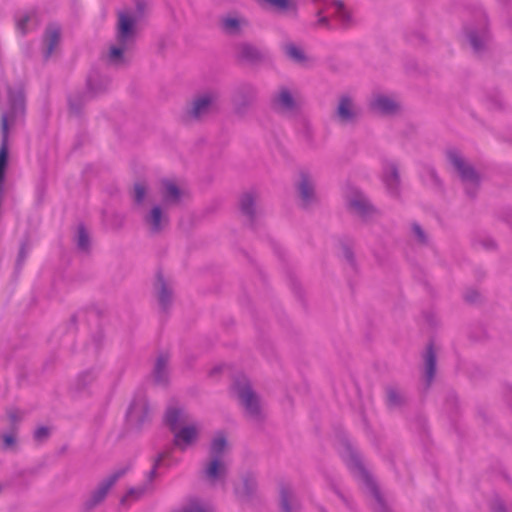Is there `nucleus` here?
<instances>
[{
  "instance_id": "nucleus-1",
  "label": "nucleus",
  "mask_w": 512,
  "mask_h": 512,
  "mask_svg": "<svg viewBox=\"0 0 512 512\" xmlns=\"http://www.w3.org/2000/svg\"><path fill=\"white\" fill-rule=\"evenodd\" d=\"M136 20L126 12L118 14L116 42L110 47L108 61L113 65H122L128 62V54L136 41Z\"/></svg>"
},
{
  "instance_id": "nucleus-2",
  "label": "nucleus",
  "mask_w": 512,
  "mask_h": 512,
  "mask_svg": "<svg viewBox=\"0 0 512 512\" xmlns=\"http://www.w3.org/2000/svg\"><path fill=\"white\" fill-rule=\"evenodd\" d=\"M228 447L226 436L219 432L212 440L210 447V461L205 468V475L211 482L221 480L226 474V464L223 453Z\"/></svg>"
},
{
  "instance_id": "nucleus-3",
  "label": "nucleus",
  "mask_w": 512,
  "mask_h": 512,
  "mask_svg": "<svg viewBox=\"0 0 512 512\" xmlns=\"http://www.w3.org/2000/svg\"><path fill=\"white\" fill-rule=\"evenodd\" d=\"M220 94L217 90L197 93L186 110L188 120H202L218 109Z\"/></svg>"
},
{
  "instance_id": "nucleus-4",
  "label": "nucleus",
  "mask_w": 512,
  "mask_h": 512,
  "mask_svg": "<svg viewBox=\"0 0 512 512\" xmlns=\"http://www.w3.org/2000/svg\"><path fill=\"white\" fill-rule=\"evenodd\" d=\"M232 390L248 413L258 414L260 412L261 399L245 375L239 374L234 378Z\"/></svg>"
},
{
  "instance_id": "nucleus-5",
  "label": "nucleus",
  "mask_w": 512,
  "mask_h": 512,
  "mask_svg": "<svg viewBox=\"0 0 512 512\" xmlns=\"http://www.w3.org/2000/svg\"><path fill=\"white\" fill-rule=\"evenodd\" d=\"M184 418H167L166 425L173 433L174 445L180 450H186L198 438V429L192 424L185 423Z\"/></svg>"
},
{
  "instance_id": "nucleus-6",
  "label": "nucleus",
  "mask_w": 512,
  "mask_h": 512,
  "mask_svg": "<svg viewBox=\"0 0 512 512\" xmlns=\"http://www.w3.org/2000/svg\"><path fill=\"white\" fill-rule=\"evenodd\" d=\"M447 155L450 163L454 166L462 181L465 183L467 194L474 196L480 181L479 175L472 166L465 162L458 151L450 150Z\"/></svg>"
},
{
  "instance_id": "nucleus-7",
  "label": "nucleus",
  "mask_w": 512,
  "mask_h": 512,
  "mask_svg": "<svg viewBox=\"0 0 512 512\" xmlns=\"http://www.w3.org/2000/svg\"><path fill=\"white\" fill-rule=\"evenodd\" d=\"M257 89L249 83H243L237 86L232 94V103L237 114H245L249 108L256 102Z\"/></svg>"
},
{
  "instance_id": "nucleus-8",
  "label": "nucleus",
  "mask_w": 512,
  "mask_h": 512,
  "mask_svg": "<svg viewBox=\"0 0 512 512\" xmlns=\"http://www.w3.org/2000/svg\"><path fill=\"white\" fill-rule=\"evenodd\" d=\"M466 36L476 54H481L487 49L490 36L487 30L486 16L483 13L480 14V21L477 27L466 28Z\"/></svg>"
},
{
  "instance_id": "nucleus-9",
  "label": "nucleus",
  "mask_w": 512,
  "mask_h": 512,
  "mask_svg": "<svg viewBox=\"0 0 512 512\" xmlns=\"http://www.w3.org/2000/svg\"><path fill=\"white\" fill-rule=\"evenodd\" d=\"M271 106L274 111L285 115L295 114L298 110V103L287 87L279 88L272 96Z\"/></svg>"
},
{
  "instance_id": "nucleus-10",
  "label": "nucleus",
  "mask_w": 512,
  "mask_h": 512,
  "mask_svg": "<svg viewBox=\"0 0 512 512\" xmlns=\"http://www.w3.org/2000/svg\"><path fill=\"white\" fill-rule=\"evenodd\" d=\"M346 200L348 207L362 218H368L374 212V208L366 196L355 188L349 189L346 194Z\"/></svg>"
},
{
  "instance_id": "nucleus-11",
  "label": "nucleus",
  "mask_w": 512,
  "mask_h": 512,
  "mask_svg": "<svg viewBox=\"0 0 512 512\" xmlns=\"http://www.w3.org/2000/svg\"><path fill=\"white\" fill-rule=\"evenodd\" d=\"M143 222L151 234H159L169 224V218L163 209L156 205L143 215Z\"/></svg>"
},
{
  "instance_id": "nucleus-12",
  "label": "nucleus",
  "mask_w": 512,
  "mask_h": 512,
  "mask_svg": "<svg viewBox=\"0 0 512 512\" xmlns=\"http://www.w3.org/2000/svg\"><path fill=\"white\" fill-rule=\"evenodd\" d=\"M336 116L342 123H354L360 116V109L349 95H342L336 109Z\"/></svg>"
},
{
  "instance_id": "nucleus-13",
  "label": "nucleus",
  "mask_w": 512,
  "mask_h": 512,
  "mask_svg": "<svg viewBox=\"0 0 512 512\" xmlns=\"http://www.w3.org/2000/svg\"><path fill=\"white\" fill-rule=\"evenodd\" d=\"M61 40V27L56 23L47 25L43 35V54L48 59L53 54L55 48Z\"/></svg>"
},
{
  "instance_id": "nucleus-14",
  "label": "nucleus",
  "mask_w": 512,
  "mask_h": 512,
  "mask_svg": "<svg viewBox=\"0 0 512 512\" xmlns=\"http://www.w3.org/2000/svg\"><path fill=\"white\" fill-rule=\"evenodd\" d=\"M298 192L303 206L308 207L315 202V185L312 178L307 173H301L298 183Z\"/></svg>"
},
{
  "instance_id": "nucleus-15",
  "label": "nucleus",
  "mask_w": 512,
  "mask_h": 512,
  "mask_svg": "<svg viewBox=\"0 0 512 512\" xmlns=\"http://www.w3.org/2000/svg\"><path fill=\"white\" fill-rule=\"evenodd\" d=\"M383 183L391 195H398L400 188V178L398 168L394 163H387L383 168Z\"/></svg>"
},
{
  "instance_id": "nucleus-16",
  "label": "nucleus",
  "mask_w": 512,
  "mask_h": 512,
  "mask_svg": "<svg viewBox=\"0 0 512 512\" xmlns=\"http://www.w3.org/2000/svg\"><path fill=\"white\" fill-rule=\"evenodd\" d=\"M370 107L372 110L384 115L394 114L399 108L392 98L382 94H377L372 98Z\"/></svg>"
},
{
  "instance_id": "nucleus-17",
  "label": "nucleus",
  "mask_w": 512,
  "mask_h": 512,
  "mask_svg": "<svg viewBox=\"0 0 512 512\" xmlns=\"http://www.w3.org/2000/svg\"><path fill=\"white\" fill-rule=\"evenodd\" d=\"M152 412L144 393H136L128 407L126 416H147Z\"/></svg>"
},
{
  "instance_id": "nucleus-18",
  "label": "nucleus",
  "mask_w": 512,
  "mask_h": 512,
  "mask_svg": "<svg viewBox=\"0 0 512 512\" xmlns=\"http://www.w3.org/2000/svg\"><path fill=\"white\" fill-rule=\"evenodd\" d=\"M423 358L426 387H429L435 377L436 372V354L431 343L427 346Z\"/></svg>"
},
{
  "instance_id": "nucleus-19",
  "label": "nucleus",
  "mask_w": 512,
  "mask_h": 512,
  "mask_svg": "<svg viewBox=\"0 0 512 512\" xmlns=\"http://www.w3.org/2000/svg\"><path fill=\"white\" fill-rule=\"evenodd\" d=\"M155 289L157 290L159 305L163 310H166L172 302V289L161 274L157 275Z\"/></svg>"
},
{
  "instance_id": "nucleus-20",
  "label": "nucleus",
  "mask_w": 512,
  "mask_h": 512,
  "mask_svg": "<svg viewBox=\"0 0 512 512\" xmlns=\"http://www.w3.org/2000/svg\"><path fill=\"white\" fill-rule=\"evenodd\" d=\"M345 457H346L347 464L349 465L351 470H353L365 482H367V484L371 486L372 491L377 496L376 489H375L374 485L371 483L369 475L366 473V471L362 467L361 462H360L358 456L356 455V453L353 452L350 447H347V449H346V456Z\"/></svg>"
},
{
  "instance_id": "nucleus-21",
  "label": "nucleus",
  "mask_w": 512,
  "mask_h": 512,
  "mask_svg": "<svg viewBox=\"0 0 512 512\" xmlns=\"http://www.w3.org/2000/svg\"><path fill=\"white\" fill-rule=\"evenodd\" d=\"M386 403L390 407H400L405 401L406 397L402 389L396 384H389L385 387Z\"/></svg>"
},
{
  "instance_id": "nucleus-22",
  "label": "nucleus",
  "mask_w": 512,
  "mask_h": 512,
  "mask_svg": "<svg viewBox=\"0 0 512 512\" xmlns=\"http://www.w3.org/2000/svg\"><path fill=\"white\" fill-rule=\"evenodd\" d=\"M168 356L160 355L155 363L153 370L154 381L157 384L165 385L168 382Z\"/></svg>"
},
{
  "instance_id": "nucleus-23",
  "label": "nucleus",
  "mask_w": 512,
  "mask_h": 512,
  "mask_svg": "<svg viewBox=\"0 0 512 512\" xmlns=\"http://www.w3.org/2000/svg\"><path fill=\"white\" fill-rule=\"evenodd\" d=\"M329 10H331V13L342 27H348L352 23V17L341 1H334Z\"/></svg>"
},
{
  "instance_id": "nucleus-24",
  "label": "nucleus",
  "mask_w": 512,
  "mask_h": 512,
  "mask_svg": "<svg viewBox=\"0 0 512 512\" xmlns=\"http://www.w3.org/2000/svg\"><path fill=\"white\" fill-rule=\"evenodd\" d=\"M180 190L179 188L171 181L163 182V191L162 197L163 201L166 204H175L180 200Z\"/></svg>"
},
{
  "instance_id": "nucleus-25",
  "label": "nucleus",
  "mask_w": 512,
  "mask_h": 512,
  "mask_svg": "<svg viewBox=\"0 0 512 512\" xmlns=\"http://www.w3.org/2000/svg\"><path fill=\"white\" fill-rule=\"evenodd\" d=\"M240 209L241 212L250 220L253 221L255 218V197L252 193H245L240 198Z\"/></svg>"
},
{
  "instance_id": "nucleus-26",
  "label": "nucleus",
  "mask_w": 512,
  "mask_h": 512,
  "mask_svg": "<svg viewBox=\"0 0 512 512\" xmlns=\"http://www.w3.org/2000/svg\"><path fill=\"white\" fill-rule=\"evenodd\" d=\"M238 56L242 60L254 62L261 58V52L255 46L243 43L238 46Z\"/></svg>"
},
{
  "instance_id": "nucleus-27",
  "label": "nucleus",
  "mask_w": 512,
  "mask_h": 512,
  "mask_svg": "<svg viewBox=\"0 0 512 512\" xmlns=\"http://www.w3.org/2000/svg\"><path fill=\"white\" fill-rule=\"evenodd\" d=\"M120 477L119 473H115L106 479L98 488V490L93 495L94 504L100 502L106 496L109 489L115 484V482Z\"/></svg>"
},
{
  "instance_id": "nucleus-28",
  "label": "nucleus",
  "mask_w": 512,
  "mask_h": 512,
  "mask_svg": "<svg viewBox=\"0 0 512 512\" xmlns=\"http://www.w3.org/2000/svg\"><path fill=\"white\" fill-rule=\"evenodd\" d=\"M36 10L31 9L24 12H19L16 14V26L21 31L22 34H26L28 30V23L36 17Z\"/></svg>"
},
{
  "instance_id": "nucleus-29",
  "label": "nucleus",
  "mask_w": 512,
  "mask_h": 512,
  "mask_svg": "<svg viewBox=\"0 0 512 512\" xmlns=\"http://www.w3.org/2000/svg\"><path fill=\"white\" fill-rule=\"evenodd\" d=\"M221 29L229 35H236L240 32L241 20L236 17H223L220 21Z\"/></svg>"
},
{
  "instance_id": "nucleus-30",
  "label": "nucleus",
  "mask_w": 512,
  "mask_h": 512,
  "mask_svg": "<svg viewBox=\"0 0 512 512\" xmlns=\"http://www.w3.org/2000/svg\"><path fill=\"white\" fill-rule=\"evenodd\" d=\"M96 379L95 374L92 371H87L80 374L75 382L77 391L81 392L90 386Z\"/></svg>"
},
{
  "instance_id": "nucleus-31",
  "label": "nucleus",
  "mask_w": 512,
  "mask_h": 512,
  "mask_svg": "<svg viewBox=\"0 0 512 512\" xmlns=\"http://www.w3.org/2000/svg\"><path fill=\"white\" fill-rule=\"evenodd\" d=\"M284 50L286 55L295 62L300 63L305 60V54L303 50L293 43L286 44Z\"/></svg>"
},
{
  "instance_id": "nucleus-32",
  "label": "nucleus",
  "mask_w": 512,
  "mask_h": 512,
  "mask_svg": "<svg viewBox=\"0 0 512 512\" xmlns=\"http://www.w3.org/2000/svg\"><path fill=\"white\" fill-rule=\"evenodd\" d=\"M184 413V408L182 404L175 398H171L166 406L164 416H182Z\"/></svg>"
},
{
  "instance_id": "nucleus-33",
  "label": "nucleus",
  "mask_w": 512,
  "mask_h": 512,
  "mask_svg": "<svg viewBox=\"0 0 512 512\" xmlns=\"http://www.w3.org/2000/svg\"><path fill=\"white\" fill-rule=\"evenodd\" d=\"M90 245L89 235L84 225L78 226L77 231V247L81 251H88Z\"/></svg>"
},
{
  "instance_id": "nucleus-34",
  "label": "nucleus",
  "mask_w": 512,
  "mask_h": 512,
  "mask_svg": "<svg viewBox=\"0 0 512 512\" xmlns=\"http://www.w3.org/2000/svg\"><path fill=\"white\" fill-rule=\"evenodd\" d=\"M147 196V188L142 183H136L133 188V200L138 206H143Z\"/></svg>"
},
{
  "instance_id": "nucleus-35",
  "label": "nucleus",
  "mask_w": 512,
  "mask_h": 512,
  "mask_svg": "<svg viewBox=\"0 0 512 512\" xmlns=\"http://www.w3.org/2000/svg\"><path fill=\"white\" fill-rule=\"evenodd\" d=\"M97 79L90 75L87 81L88 89L91 93L97 94L104 91L108 86V80H99V84L96 83Z\"/></svg>"
},
{
  "instance_id": "nucleus-36",
  "label": "nucleus",
  "mask_w": 512,
  "mask_h": 512,
  "mask_svg": "<svg viewBox=\"0 0 512 512\" xmlns=\"http://www.w3.org/2000/svg\"><path fill=\"white\" fill-rule=\"evenodd\" d=\"M292 498V494L288 488H283L281 490V507L283 512H291L289 508V501Z\"/></svg>"
},
{
  "instance_id": "nucleus-37",
  "label": "nucleus",
  "mask_w": 512,
  "mask_h": 512,
  "mask_svg": "<svg viewBox=\"0 0 512 512\" xmlns=\"http://www.w3.org/2000/svg\"><path fill=\"white\" fill-rule=\"evenodd\" d=\"M412 231L420 243L425 244L427 242L426 234L419 224L414 223L412 225Z\"/></svg>"
},
{
  "instance_id": "nucleus-38",
  "label": "nucleus",
  "mask_w": 512,
  "mask_h": 512,
  "mask_svg": "<svg viewBox=\"0 0 512 512\" xmlns=\"http://www.w3.org/2000/svg\"><path fill=\"white\" fill-rule=\"evenodd\" d=\"M50 435V430L47 427H39L34 433V438L37 442L41 443L46 440Z\"/></svg>"
},
{
  "instance_id": "nucleus-39",
  "label": "nucleus",
  "mask_w": 512,
  "mask_h": 512,
  "mask_svg": "<svg viewBox=\"0 0 512 512\" xmlns=\"http://www.w3.org/2000/svg\"><path fill=\"white\" fill-rule=\"evenodd\" d=\"M29 250H30L29 244L27 242H23L21 244V247H20V250H19L18 259H17V266H21L24 263Z\"/></svg>"
},
{
  "instance_id": "nucleus-40",
  "label": "nucleus",
  "mask_w": 512,
  "mask_h": 512,
  "mask_svg": "<svg viewBox=\"0 0 512 512\" xmlns=\"http://www.w3.org/2000/svg\"><path fill=\"white\" fill-rule=\"evenodd\" d=\"M143 494L142 489H131L121 500L122 504H125L130 499H137Z\"/></svg>"
},
{
  "instance_id": "nucleus-41",
  "label": "nucleus",
  "mask_w": 512,
  "mask_h": 512,
  "mask_svg": "<svg viewBox=\"0 0 512 512\" xmlns=\"http://www.w3.org/2000/svg\"><path fill=\"white\" fill-rule=\"evenodd\" d=\"M478 296L479 295L476 291L467 292L465 294V299H466V301L473 303L478 299Z\"/></svg>"
},
{
  "instance_id": "nucleus-42",
  "label": "nucleus",
  "mask_w": 512,
  "mask_h": 512,
  "mask_svg": "<svg viewBox=\"0 0 512 512\" xmlns=\"http://www.w3.org/2000/svg\"><path fill=\"white\" fill-rule=\"evenodd\" d=\"M318 25H319V26H323V27H328V28H330V27H331L329 18H328V17H325V16L320 17V18L318 19Z\"/></svg>"
},
{
  "instance_id": "nucleus-43",
  "label": "nucleus",
  "mask_w": 512,
  "mask_h": 512,
  "mask_svg": "<svg viewBox=\"0 0 512 512\" xmlns=\"http://www.w3.org/2000/svg\"><path fill=\"white\" fill-rule=\"evenodd\" d=\"M344 256L350 264H353V261H354L353 253L349 248L344 249Z\"/></svg>"
},
{
  "instance_id": "nucleus-44",
  "label": "nucleus",
  "mask_w": 512,
  "mask_h": 512,
  "mask_svg": "<svg viewBox=\"0 0 512 512\" xmlns=\"http://www.w3.org/2000/svg\"><path fill=\"white\" fill-rule=\"evenodd\" d=\"M4 443L7 447L12 446L15 443V439L12 435H5L4 436Z\"/></svg>"
},
{
  "instance_id": "nucleus-45",
  "label": "nucleus",
  "mask_w": 512,
  "mask_h": 512,
  "mask_svg": "<svg viewBox=\"0 0 512 512\" xmlns=\"http://www.w3.org/2000/svg\"><path fill=\"white\" fill-rule=\"evenodd\" d=\"M136 7L139 14H142L145 10V3L143 1L138 0L136 2Z\"/></svg>"
},
{
  "instance_id": "nucleus-46",
  "label": "nucleus",
  "mask_w": 512,
  "mask_h": 512,
  "mask_svg": "<svg viewBox=\"0 0 512 512\" xmlns=\"http://www.w3.org/2000/svg\"><path fill=\"white\" fill-rule=\"evenodd\" d=\"M505 396L507 398H511L512 399V386H507L505 388Z\"/></svg>"
},
{
  "instance_id": "nucleus-47",
  "label": "nucleus",
  "mask_w": 512,
  "mask_h": 512,
  "mask_svg": "<svg viewBox=\"0 0 512 512\" xmlns=\"http://www.w3.org/2000/svg\"><path fill=\"white\" fill-rule=\"evenodd\" d=\"M164 458H165V455H164V454H162V455H160V456L158 457V459L155 461V464H154L153 470H154L157 466H159V465H160V463H161L162 461H164Z\"/></svg>"
},
{
  "instance_id": "nucleus-48",
  "label": "nucleus",
  "mask_w": 512,
  "mask_h": 512,
  "mask_svg": "<svg viewBox=\"0 0 512 512\" xmlns=\"http://www.w3.org/2000/svg\"><path fill=\"white\" fill-rule=\"evenodd\" d=\"M218 370H221V367L214 368V370H212V373L217 372Z\"/></svg>"
},
{
  "instance_id": "nucleus-49",
  "label": "nucleus",
  "mask_w": 512,
  "mask_h": 512,
  "mask_svg": "<svg viewBox=\"0 0 512 512\" xmlns=\"http://www.w3.org/2000/svg\"><path fill=\"white\" fill-rule=\"evenodd\" d=\"M69 103H70L71 108H74V104L71 99L69 100Z\"/></svg>"
}]
</instances>
